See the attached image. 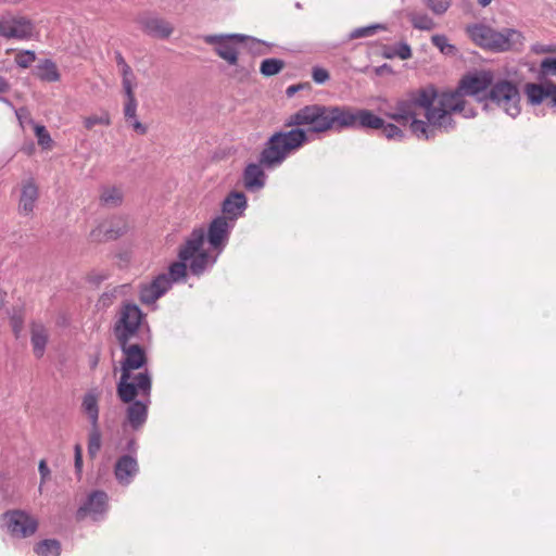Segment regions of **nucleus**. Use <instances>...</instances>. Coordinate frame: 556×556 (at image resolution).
Returning <instances> with one entry per match:
<instances>
[{
  "label": "nucleus",
  "instance_id": "52",
  "mask_svg": "<svg viewBox=\"0 0 556 556\" xmlns=\"http://www.w3.org/2000/svg\"><path fill=\"white\" fill-rule=\"evenodd\" d=\"M115 61L117 66L119 67V71L129 67L121 52H115Z\"/></svg>",
  "mask_w": 556,
  "mask_h": 556
},
{
  "label": "nucleus",
  "instance_id": "31",
  "mask_svg": "<svg viewBox=\"0 0 556 556\" xmlns=\"http://www.w3.org/2000/svg\"><path fill=\"white\" fill-rule=\"evenodd\" d=\"M285 65H286L285 61H282L280 59H275V58L265 59L261 63L260 72L262 75H264L266 77L274 76V75L278 74L285 67Z\"/></svg>",
  "mask_w": 556,
  "mask_h": 556
},
{
  "label": "nucleus",
  "instance_id": "9",
  "mask_svg": "<svg viewBox=\"0 0 556 556\" xmlns=\"http://www.w3.org/2000/svg\"><path fill=\"white\" fill-rule=\"evenodd\" d=\"M202 38L205 43L214 46V52L230 65H237L239 61L237 45L252 39L241 34L205 35Z\"/></svg>",
  "mask_w": 556,
  "mask_h": 556
},
{
  "label": "nucleus",
  "instance_id": "18",
  "mask_svg": "<svg viewBox=\"0 0 556 556\" xmlns=\"http://www.w3.org/2000/svg\"><path fill=\"white\" fill-rule=\"evenodd\" d=\"M139 471L137 459L131 455L118 457L114 466V475L118 483L128 485Z\"/></svg>",
  "mask_w": 556,
  "mask_h": 556
},
{
  "label": "nucleus",
  "instance_id": "43",
  "mask_svg": "<svg viewBox=\"0 0 556 556\" xmlns=\"http://www.w3.org/2000/svg\"><path fill=\"white\" fill-rule=\"evenodd\" d=\"M313 79L317 84H324L329 79V73L323 67H314L312 73Z\"/></svg>",
  "mask_w": 556,
  "mask_h": 556
},
{
  "label": "nucleus",
  "instance_id": "42",
  "mask_svg": "<svg viewBox=\"0 0 556 556\" xmlns=\"http://www.w3.org/2000/svg\"><path fill=\"white\" fill-rule=\"evenodd\" d=\"M235 66H236V68L230 74L231 77H233L238 80H244L245 78H248V76L251 73L252 66L248 67V66L240 65L239 61L237 62V65H235Z\"/></svg>",
  "mask_w": 556,
  "mask_h": 556
},
{
  "label": "nucleus",
  "instance_id": "50",
  "mask_svg": "<svg viewBox=\"0 0 556 556\" xmlns=\"http://www.w3.org/2000/svg\"><path fill=\"white\" fill-rule=\"evenodd\" d=\"M11 324H12L13 331L17 336L18 331L22 328L23 319L21 317H18V316H12L11 317Z\"/></svg>",
  "mask_w": 556,
  "mask_h": 556
},
{
  "label": "nucleus",
  "instance_id": "26",
  "mask_svg": "<svg viewBox=\"0 0 556 556\" xmlns=\"http://www.w3.org/2000/svg\"><path fill=\"white\" fill-rule=\"evenodd\" d=\"M371 115L374 117H376L377 119H379V125L378 126H375V127H356L355 129H365V130H369V129H372V130H378V129H381L382 130V134L386 138L388 139H403L404 138V131L396 125L394 124H386L384 121L377 116L376 114H374L371 112Z\"/></svg>",
  "mask_w": 556,
  "mask_h": 556
},
{
  "label": "nucleus",
  "instance_id": "13",
  "mask_svg": "<svg viewBox=\"0 0 556 556\" xmlns=\"http://www.w3.org/2000/svg\"><path fill=\"white\" fill-rule=\"evenodd\" d=\"M232 226L233 224L227 220V217L225 216H218L210 224L207 230V241L210 245L218 253L226 245Z\"/></svg>",
  "mask_w": 556,
  "mask_h": 556
},
{
  "label": "nucleus",
  "instance_id": "3",
  "mask_svg": "<svg viewBox=\"0 0 556 556\" xmlns=\"http://www.w3.org/2000/svg\"><path fill=\"white\" fill-rule=\"evenodd\" d=\"M124 354L121 366V378L116 386V393L122 402H130L138 394L143 396L151 395L152 379L146 370L139 372L135 377L131 371L143 367L147 364V355L144 349L138 342L131 340L117 341Z\"/></svg>",
  "mask_w": 556,
  "mask_h": 556
},
{
  "label": "nucleus",
  "instance_id": "47",
  "mask_svg": "<svg viewBox=\"0 0 556 556\" xmlns=\"http://www.w3.org/2000/svg\"><path fill=\"white\" fill-rule=\"evenodd\" d=\"M545 99L548 100L551 108H556V84H548V96Z\"/></svg>",
  "mask_w": 556,
  "mask_h": 556
},
{
  "label": "nucleus",
  "instance_id": "12",
  "mask_svg": "<svg viewBox=\"0 0 556 556\" xmlns=\"http://www.w3.org/2000/svg\"><path fill=\"white\" fill-rule=\"evenodd\" d=\"M108 510V494L103 491L91 492L86 502L77 509L76 519L83 520L90 516L93 520H99Z\"/></svg>",
  "mask_w": 556,
  "mask_h": 556
},
{
  "label": "nucleus",
  "instance_id": "21",
  "mask_svg": "<svg viewBox=\"0 0 556 556\" xmlns=\"http://www.w3.org/2000/svg\"><path fill=\"white\" fill-rule=\"evenodd\" d=\"M38 187L33 178L23 182L22 192L18 203V211L21 214L29 215L33 213L35 203L38 200Z\"/></svg>",
  "mask_w": 556,
  "mask_h": 556
},
{
  "label": "nucleus",
  "instance_id": "11",
  "mask_svg": "<svg viewBox=\"0 0 556 556\" xmlns=\"http://www.w3.org/2000/svg\"><path fill=\"white\" fill-rule=\"evenodd\" d=\"M35 30V24L26 16L0 18V36L5 39L28 40Z\"/></svg>",
  "mask_w": 556,
  "mask_h": 556
},
{
  "label": "nucleus",
  "instance_id": "17",
  "mask_svg": "<svg viewBox=\"0 0 556 556\" xmlns=\"http://www.w3.org/2000/svg\"><path fill=\"white\" fill-rule=\"evenodd\" d=\"M248 206L247 197L243 192L231 191L223 201L222 211L227 220L233 222L240 217Z\"/></svg>",
  "mask_w": 556,
  "mask_h": 556
},
{
  "label": "nucleus",
  "instance_id": "48",
  "mask_svg": "<svg viewBox=\"0 0 556 556\" xmlns=\"http://www.w3.org/2000/svg\"><path fill=\"white\" fill-rule=\"evenodd\" d=\"M130 126L132 127V129L138 132L139 135H146L147 131H148V127L146 125H143L142 123H140L137 117H135V119H130Z\"/></svg>",
  "mask_w": 556,
  "mask_h": 556
},
{
  "label": "nucleus",
  "instance_id": "46",
  "mask_svg": "<svg viewBox=\"0 0 556 556\" xmlns=\"http://www.w3.org/2000/svg\"><path fill=\"white\" fill-rule=\"evenodd\" d=\"M38 470L41 477V484L45 483L50 477V469L45 459L39 462Z\"/></svg>",
  "mask_w": 556,
  "mask_h": 556
},
{
  "label": "nucleus",
  "instance_id": "55",
  "mask_svg": "<svg viewBox=\"0 0 556 556\" xmlns=\"http://www.w3.org/2000/svg\"><path fill=\"white\" fill-rule=\"evenodd\" d=\"M136 446H137V443L134 439H131L129 442H128V450L129 451H132L135 452L136 451Z\"/></svg>",
  "mask_w": 556,
  "mask_h": 556
},
{
  "label": "nucleus",
  "instance_id": "58",
  "mask_svg": "<svg viewBox=\"0 0 556 556\" xmlns=\"http://www.w3.org/2000/svg\"><path fill=\"white\" fill-rule=\"evenodd\" d=\"M97 363H98L97 359L92 361V367L97 366Z\"/></svg>",
  "mask_w": 556,
  "mask_h": 556
},
{
  "label": "nucleus",
  "instance_id": "23",
  "mask_svg": "<svg viewBox=\"0 0 556 556\" xmlns=\"http://www.w3.org/2000/svg\"><path fill=\"white\" fill-rule=\"evenodd\" d=\"M99 395L94 392H87L81 402V409L87 415L90 425H99Z\"/></svg>",
  "mask_w": 556,
  "mask_h": 556
},
{
  "label": "nucleus",
  "instance_id": "49",
  "mask_svg": "<svg viewBox=\"0 0 556 556\" xmlns=\"http://www.w3.org/2000/svg\"><path fill=\"white\" fill-rule=\"evenodd\" d=\"M135 87H136V84H130V83H128L127 85H123V91H124L126 101H129L130 99L131 100L136 99L135 91H134Z\"/></svg>",
  "mask_w": 556,
  "mask_h": 556
},
{
  "label": "nucleus",
  "instance_id": "40",
  "mask_svg": "<svg viewBox=\"0 0 556 556\" xmlns=\"http://www.w3.org/2000/svg\"><path fill=\"white\" fill-rule=\"evenodd\" d=\"M542 75H556V58H546L541 62Z\"/></svg>",
  "mask_w": 556,
  "mask_h": 556
},
{
  "label": "nucleus",
  "instance_id": "35",
  "mask_svg": "<svg viewBox=\"0 0 556 556\" xmlns=\"http://www.w3.org/2000/svg\"><path fill=\"white\" fill-rule=\"evenodd\" d=\"M36 60V54L31 50L20 51L15 56V63L22 67L27 68Z\"/></svg>",
  "mask_w": 556,
  "mask_h": 556
},
{
  "label": "nucleus",
  "instance_id": "56",
  "mask_svg": "<svg viewBox=\"0 0 556 556\" xmlns=\"http://www.w3.org/2000/svg\"><path fill=\"white\" fill-rule=\"evenodd\" d=\"M492 0H478L481 7H486L491 3Z\"/></svg>",
  "mask_w": 556,
  "mask_h": 556
},
{
  "label": "nucleus",
  "instance_id": "45",
  "mask_svg": "<svg viewBox=\"0 0 556 556\" xmlns=\"http://www.w3.org/2000/svg\"><path fill=\"white\" fill-rule=\"evenodd\" d=\"M121 72V75H122V85H127L128 83L130 84H136V76L131 70V67H126Z\"/></svg>",
  "mask_w": 556,
  "mask_h": 556
},
{
  "label": "nucleus",
  "instance_id": "38",
  "mask_svg": "<svg viewBox=\"0 0 556 556\" xmlns=\"http://www.w3.org/2000/svg\"><path fill=\"white\" fill-rule=\"evenodd\" d=\"M452 0H427L428 8L437 15L444 14L451 7Z\"/></svg>",
  "mask_w": 556,
  "mask_h": 556
},
{
  "label": "nucleus",
  "instance_id": "19",
  "mask_svg": "<svg viewBox=\"0 0 556 556\" xmlns=\"http://www.w3.org/2000/svg\"><path fill=\"white\" fill-rule=\"evenodd\" d=\"M114 219L110 223H102L96 229L90 232V239L92 241H108L115 240L118 237L123 236L126 231L125 225L122 220L116 219V225L114 224Z\"/></svg>",
  "mask_w": 556,
  "mask_h": 556
},
{
  "label": "nucleus",
  "instance_id": "15",
  "mask_svg": "<svg viewBox=\"0 0 556 556\" xmlns=\"http://www.w3.org/2000/svg\"><path fill=\"white\" fill-rule=\"evenodd\" d=\"M170 288V280L166 274H160L150 283L140 288V301L152 304Z\"/></svg>",
  "mask_w": 556,
  "mask_h": 556
},
{
  "label": "nucleus",
  "instance_id": "24",
  "mask_svg": "<svg viewBox=\"0 0 556 556\" xmlns=\"http://www.w3.org/2000/svg\"><path fill=\"white\" fill-rule=\"evenodd\" d=\"M47 342L48 332L46 328L42 325L34 324L31 326V344L36 357L40 358L43 355Z\"/></svg>",
  "mask_w": 556,
  "mask_h": 556
},
{
  "label": "nucleus",
  "instance_id": "36",
  "mask_svg": "<svg viewBox=\"0 0 556 556\" xmlns=\"http://www.w3.org/2000/svg\"><path fill=\"white\" fill-rule=\"evenodd\" d=\"M110 115L109 113H103L102 115H91L84 119V125L87 129H92L96 125H110Z\"/></svg>",
  "mask_w": 556,
  "mask_h": 556
},
{
  "label": "nucleus",
  "instance_id": "54",
  "mask_svg": "<svg viewBox=\"0 0 556 556\" xmlns=\"http://www.w3.org/2000/svg\"><path fill=\"white\" fill-rule=\"evenodd\" d=\"M9 90H10L9 81L4 77L0 76V93H5Z\"/></svg>",
  "mask_w": 556,
  "mask_h": 556
},
{
  "label": "nucleus",
  "instance_id": "53",
  "mask_svg": "<svg viewBox=\"0 0 556 556\" xmlns=\"http://www.w3.org/2000/svg\"><path fill=\"white\" fill-rule=\"evenodd\" d=\"M304 87V85L302 84H299V85H291L287 88L286 90V93L288 97H292L294 96L300 89H302Z\"/></svg>",
  "mask_w": 556,
  "mask_h": 556
},
{
  "label": "nucleus",
  "instance_id": "51",
  "mask_svg": "<svg viewBox=\"0 0 556 556\" xmlns=\"http://www.w3.org/2000/svg\"><path fill=\"white\" fill-rule=\"evenodd\" d=\"M533 50L536 53H554V52H556V47H554V46H540V47H534Z\"/></svg>",
  "mask_w": 556,
  "mask_h": 556
},
{
  "label": "nucleus",
  "instance_id": "27",
  "mask_svg": "<svg viewBox=\"0 0 556 556\" xmlns=\"http://www.w3.org/2000/svg\"><path fill=\"white\" fill-rule=\"evenodd\" d=\"M525 92L530 103L534 105L541 104L545 100L546 96H548V84L544 86L529 83L525 87Z\"/></svg>",
  "mask_w": 556,
  "mask_h": 556
},
{
  "label": "nucleus",
  "instance_id": "20",
  "mask_svg": "<svg viewBox=\"0 0 556 556\" xmlns=\"http://www.w3.org/2000/svg\"><path fill=\"white\" fill-rule=\"evenodd\" d=\"M262 167H266L261 163L258 159V164L251 163L247 165L243 170V185L249 191H257L265 186L266 175Z\"/></svg>",
  "mask_w": 556,
  "mask_h": 556
},
{
  "label": "nucleus",
  "instance_id": "14",
  "mask_svg": "<svg viewBox=\"0 0 556 556\" xmlns=\"http://www.w3.org/2000/svg\"><path fill=\"white\" fill-rule=\"evenodd\" d=\"M142 396V400H131L130 402H124L128 404L126 408V421L129 424L132 430H139L147 421L148 407L150 404V395Z\"/></svg>",
  "mask_w": 556,
  "mask_h": 556
},
{
  "label": "nucleus",
  "instance_id": "16",
  "mask_svg": "<svg viewBox=\"0 0 556 556\" xmlns=\"http://www.w3.org/2000/svg\"><path fill=\"white\" fill-rule=\"evenodd\" d=\"M138 23L147 35L160 39L168 38L174 31L170 23L156 16H140Z\"/></svg>",
  "mask_w": 556,
  "mask_h": 556
},
{
  "label": "nucleus",
  "instance_id": "33",
  "mask_svg": "<svg viewBox=\"0 0 556 556\" xmlns=\"http://www.w3.org/2000/svg\"><path fill=\"white\" fill-rule=\"evenodd\" d=\"M431 42L437 47L443 54L454 55L456 52L455 46L448 43L447 37L444 35H434L431 38Z\"/></svg>",
  "mask_w": 556,
  "mask_h": 556
},
{
  "label": "nucleus",
  "instance_id": "34",
  "mask_svg": "<svg viewBox=\"0 0 556 556\" xmlns=\"http://www.w3.org/2000/svg\"><path fill=\"white\" fill-rule=\"evenodd\" d=\"M377 29L384 30L386 26L383 24H375V25H370V26H366V27H359V28L354 29L350 34V38L357 39V38L369 37V36L375 35Z\"/></svg>",
  "mask_w": 556,
  "mask_h": 556
},
{
  "label": "nucleus",
  "instance_id": "28",
  "mask_svg": "<svg viewBox=\"0 0 556 556\" xmlns=\"http://www.w3.org/2000/svg\"><path fill=\"white\" fill-rule=\"evenodd\" d=\"M34 549L39 556H60L61 544L58 540L46 539L37 543Z\"/></svg>",
  "mask_w": 556,
  "mask_h": 556
},
{
  "label": "nucleus",
  "instance_id": "22",
  "mask_svg": "<svg viewBox=\"0 0 556 556\" xmlns=\"http://www.w3.org/2000/svg\"><path fill=\"white\" fill-rule=\"evenodd\" d=\"M124 191L121 186L104 185L100 188L99 202L101 206L115 208L122 205Z\"/></svg>",
  "mask_w": 556,
  "mask_h": 556
},
{
  "label": "nucleus",
  "instance_id": "57",
  "mask_svg": "<svg viewBox=\"0 0 556 556\" xmlns=\"http://www.w3.org/2000/svg\"><path fill=\"white\" fill-rule=\"evenodd\" d=\"M3 304V296L0 294V307L2 306Z\"/></svg>",
  "mask_w": 556,
  "mask_h": 556
},
{
  "label": "nucleus",
  "instance_id": "2",
  "mask_svg": "<svg viewBox=\"0 0 556 556\" xmlns=\"http://www.w3.org/2000/svg\"><path fill=\"white\" fill-rule=\"evenodd\" d=\"M492 83V73L482 71L463 77L454 91L438 93L433 87L421 88L412 100L402 102L400 110L402 113L410 114L414 105H421L426 109V117L431 125L452 130L455 127L453 113H462L466 118L476 116L472 108H466L464 96H476L479 99L480 93L485 92Z\"/></svg>",
  "mask_w": 556,
  "mask_h": 556
},
{
  "label": "nucleus",
  "instance_id": "5",
  "mask_svg": "<svg viewBox=\"0 0 556 556\" xmlns=\"http://www.w3.org/2000/svg\"><path fill=\"white\" fill-rule=\"evenodd\" d=\"M419 89L410 92L407 98L401 99L396 101L394 106V113H388L387 116L391 119H394L400 125L406 126L409 123L410 131L418 138L431 139L435 136V128L439 126L431 125L428 118L426 117V109L421 105H414L412 108L410 114L402 113L400 110V104L402 102H407L412 100L417 93ZM440 129H444V127H440Z\"/></svg>",
  "mask_w": 556,
  "mask_h": 556
},
{
  "label": "nucleus",
  "instance_id": "25",
  "mask_svg": "<svg viewBox=\"0 0 556 556\" xmlns=\"http://www.w3.org/2000/svg\"><path fill=\"white\" fill-rule=\"evenodd\" d=\"M190 261V271L193 275H201L210 264L215 262V258H211L206 251L202 250V247L189 260Z\"/></svg>",
  "mask_w": 556,
  "mask_h": 556
},
{
  "label": "nucleus",
  "instance_id": "39",
  "mask_svg": "<svg viewBox=\"0 0 556 556\" xmlns=\"http://www.w3.org/2000/svg\"><path fill=\"white\" fill-rule=\"evenodd\" d=\"M137 106H138L137 99H134V100L130 99L129 101H125L124 117H125L126 122H128L130 119H135V117H137Z\"/></svg>",
  "mask_w": 556,
  "mask_h": 556
},
{
  "label": "nucleus",
  "instance_id": "8",
  "mask_svg": "<svg viewBox=\"0 0 556 556\" xmlns=\"http://www.w3.org/2000/svg\"><path fill=\"white\" fill-rule=\"evenodd\" d=\"M205 233L203 229H194L190 237L186 240L185 244L180 247L178 252V262H174L168 270L167 275L170 285L173 282L179 281L187 276V262L194 255L195 252L200 250V248L204 243Z\"/></svg>",
  "mask_w": 556,
  "mask_h": 556
},
{
  "label": "nucleus",
  "instance_id": "10",
  "mask_svg": "<svg viewBox=\"0 0 556 556\" xmlns=\"http://www.w3.org/2000/svg\"><path fill=\"white\" fill-rule=\"evenodd\" d=\"M3 519L5 520L8 531L13 536H30L37 531L38 528L37 520L28 513L21 509H14L4 513Z\"/></svg>",
  "mask_w": 556,
  "mask_h": 556
},
{
  "label": "nucleus",
  "instance_id": "29",
  "mask_svg": "<svg viewBox=\"0 0 556 556\" xmlns=\"http://www.w3.org/2000/svg\"><path fill=\"white\" fill-rule=\"evenodd\" d=\"M37 76L46 81H58L60 74L55 64L51 60H45L41 64L37 65Z\"/></svg>",
  "mask_w": 556,
  "mask_h": 556
},
{
  "label": "nucleus",
  "instance_id": "6",
  "mask_svg": "<svg viewBox=\"0 0 556 556\" xmlns=\"http://www.w3.org/2000/svg\"><path fill=\"white\" fill-rule=\"evenodd\" d=\"M479 100H490L501 106L509 116L516 117L520 113V93L513 81L500 79L489 88V91Z\"/></svg>",
  "mask_w": 556,
  "mask_h": 556
},
{
  "label": "nucleus",
  "instance_id": "1",
  "mask_svg": "<svg viewBox=\"0 0 556 556\" xmlns=\"http://www.w3.org/2000/svg\"><path fill=\"white\" fill-rule=\"evenodd\" d=\"M379 123V119L371 115V111L366 109L308 104L285 119V127L290 128L289 130L276 131L267 139L260 153V160L266 168H274L309 142V135L375 127Z\"/></svg>",
  "mask_w": 556,
  "mask_h": 556
},
{
  "label": "nucleus",
  "instance_id": "32",
  "mask_svg": "<svg viewBox=\"0 0 556 556\" xmlns=\"http://www.w3.org/2000/svg\"><path fill=\"white\" fill-rule=\"evenodd\" d=\"M101 448V432L99 425L91 426L88 438V453L94 457Z\"/></svg>",
  "mask_w": 556,
  "mask_h": 556
},
{
  "label": "nucleus",
  "instance_id": "44",
  "mask_svg": "<svg viewBox=\"0 0 556 556\" xmlns=\"http://www.w3.org/2000/svg\"><path fill=\"white\" fill-rule=\"evenodd\" d=\"M75 452V459H74V466L76 472L80 473L83 469V450L80 444H76L74 447Z\"/></svg>",
  "mask_w": 556,
  "mask_h": 556
},
{
  "label": "nucleus",
  "instance_id": "30",
  "mask_svg": "<svg viewBox=\"0 0 556 556\" xmlns=\"http://www.w3.org/2000/svg\"><path fill=\"white\" fill-rule=\"evenodd\" d=\"M408 18L414 28L420 30H431L435 27L433 20L425 13H408Z\"/></svg>",
  "mask_w": 556,
  "mask_h": 556
},
{
  "label": "nucleus",
  "instance_id": "7",
  "mask_svg": "<svg viewBox=\"0 0 556 556\" xmlns=\"http://www.w3.org/2000/svg\"><path fill=\"white\" fill-rule=\"evenodd\" d=\"M144 314L131 303L124 304L114 325V336L117 341L132 340L139 337Z\"/></svg>",
  "mask_w": 556,
  "mask_h": 556
},
{
  "label": "nucleus",
  "instance_id": "41",
  "mask_svg": "<svg viewBox=\"0 0 556 556\" xmlns=\"http://www.w3.org/2000/svg\"><path fill=\"white\" fill-rule=\"evenodd\" d=\"M393 55H397L401 60H407L412 58V49L407 43L402 42L393 54H387L388 58H392Z\"/></svg>",
  "mask_w": 556,
  "mask_h": 556
},
{
  "label": "nucleus",
  "instance_id": "4",
  "mask_svg": "<svg viewBox=\"0 0 556 556\" xmlns=\"http://www.w3.org/2000/svg\"><path fill=\"white\" fill-rule=\"evenodd\" d=\"M467 33L478 46L492 51L517 49L522 46L523 40L522 34L516 29L505 28L497 31L482 24L468 26Z\"/></svg>",
  "mask_w": 556,
  "mask_h": 556
},
{
  "label": "nucleus",
  "instance_id": "37",
  "mask_svg": "<svg viewBox=\"0 0 556 556\" xmlns=\"http://www.w3.org/2000/svg\"><path fill=\"white\" fill-rule=\"evenodd\" d=\"M35 135L37 137L39 146H41L45 149L51 148L52 139L45 126L36 125Z\"/></svg>",
  "mask_w": 556,
  "mask_h": 556
}]
</instances>
